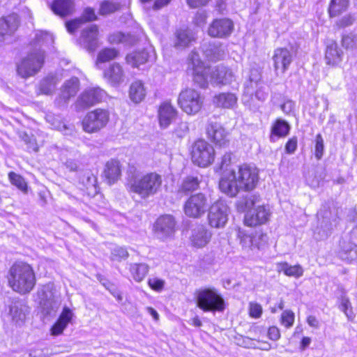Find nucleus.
Returning a JSON list of instances; mask_svg holds the SVG:
<instances>
[{
    "label": "nucleus",
    "instance_id": "f257e3e1",
    "mask_svg": "<svg viewBox=\"0 0 357 357\" xmlns=\"http://www.w3.org/2000/svg\"><path fill=\"white\" fill-rule=\"evenodd\" d=\"M259 181V172L256 167L243 164L237 172H225L219 181V188L229 197H236L240 191L250 192L254 190Z\"/></svg>",
    "mask_w": 357,
    "mask_h": 357
},
{
    "label": "nucleus",
    "instance_id": "f03ea898",
    "mask_svg": "<svg viewBox=\"0 0 357 357\" xmlns=\"http://www.w3.org/2000/svg\"><path fill=\"white\" fill-rule=\"evenodd\" d=\"M8 283L15 291L20 294H29L36 283L33 267L26 262H15L9 270Z\"/></svg>",
    "mask_w": 357,
    "mask_h": 357
},
{
    "label": "nucleus",
    "instance_id": "7ed1b4c3",
    "mask_svg": "<svg viewBox=\"0 0 357 357\" xmlns=\"http://www.w3.org/2000/svg\"><path fill=\"white\" fill-rule=\"evenodd\" d=\"M162 183L161 175L150 172L142 176H132L128 183V190L130 192L138 195L142 199H147L160 190Z\"/></svg>",
    "mask_w": 357,
    "mask_h": 357
},
{
    "label": "nucleus",
    "instance_id": "20e7f679",
    "mask_svg": "<svg viewBox=\"0 0 357 357\" xmlns=\"http://www.w3.org/2000/svg\"><path fill=\"white\" fill-rule=\"evenodd\" d=\"M197 306L204 312H222L226 303L221 294L214 287L204 288L195 294Z\"/></svg>",
    "mask_w": 357,
    "mask_h": 357
},
{
    "label": "nucleus",
    "instance_id": "39448f33",
    "mask_svg": "<svg viewBox=\"0 0 357 357\" xmlns=\"http://www.w3.org/2000/svg\"><path fill=\"white\" fill-rule=\"evenodd\" d=\"M44 62V51L41 49L34 50L17 63V73L24 79L34 76L40 70Z\"/></svg>",
    "mask_w": 357,
    "mask_h": 357
},
{
    "label": "nucleus",
    "instance_id": "423d86ee",
    "mask_svg": "<svg viewBox=\"0 0 357 357\" xmlns=\"http://www.w3.org/2000/svg\"><path fill=\"white\" fill-rule=\"evenodd\" d=\"M191 158L193 163L206 167L214 161V148L204 139L197 140L192 146Z\"/></svg>",
    "mask_w": 357,
    "mask_h": 357
},
{
    "label": "nucleus",
    "instance_id": "0eeeda50",
    "mask_svg": "<svg viewBox=\"0 0 357 357\" xmlns=\"http://www.w3.org/2000/svg\"><path fill=\"white\" fill-rule=\"evenodd\" d=\"M39 304L42 312L45 315H52L56 312L59 307L60 302L55 295V289L53 283H47L42 286L37 292Z\"/></svg>",
    "mask_w": 357,
    "mask_h": 357
},
{
    "label": "nucleus",
    "instance_id": "6e6552de",
    "mask_svg": "<svg viewBox=\"0 0 357 357\" xmlns=\"http://www.w3.org/2000/svg\"><path fill=\"white\" fill-rule=\"evenodd\" d=\"M178 103L186 114H195L202 107L203 98L197 91L188 88L179 93Z\"/></svg>",
    "mask_w": 357,
    "mask_h": 357
},
{
    "label": "nucleus",
    "instance_id": "1a4fd4ad",
    "mask_svg": "<svg viewBox=\"0 0 357 357\" xmlns=\"http://www.w3.org/2000/svg\"><path fill=\"white\" fill-rule=\"evenodd\" d=\"M109 121V113L102 109H96L89 112L82 121L85 132L92 133L105 127Z\"/></svg>",
    "mask_w": 357,
    "mask_h": 357
},
{
    "label": "nucleus",
    "instance_id": "9d476101",
    "mask_svg": "<svg viewBox=\"0 0 357 357\" xmlns=\"http://www.w3.org/2000/svg\"><path fill=\"white\" fill-rule=\"evenodd\" d=\"M208 207L207 197L203 193L191 195L185 202L183 211L190 218H199L206 211Z\"/></svg>",
    "mask_w": 357,
    "mask_h": 357
},
{
    "label": "nucleus",
    "instance_id": "9b49d317",
    "mask_svg": "<svg viewBox=\"0 0 357 357\" xmlns=\"http://www.w3.org/2000/svg\"><path fill=\"white\" fill-rule=\"evenodd\" d=\"M229 208L223 201H218L209 208L208 219L212 227L222 228L228 220Z\"/></svg>",
    "mask_w": 357,
    "mask_h": 357
},
{
    "label": "nucleus",
    "instance_id": "f8f14e48",
    "mask_svg": "<svg viewBox=\"0 0 357 357\" xmlns=\"http://www.w3.org/2000/svg\"><path fill=\"white\" fill-rule=\"evenodd\" d=\"M79 90V80L76 77H72L64 82L61 87L60 93L55 102L59 107L66 106L70 99L76 96Z\"/></svg>",
    "mask_w": 357,
    "mask_h": 357
},
{
    "label": "nucleus",
    "instance_id": "ddd939ff",
    "mask_svg": "<svg viewBox=\"0 0 357 357\" xmlns=\"http://www.w3.org/2000/svg\"><path fill=\"white\" fill-rule=\"evenodd\" d=\"M156 236L165 240L173 236L175 232V220L172 215H166L160 217L154 225Z\"/></svg>",
    "mask_w": 357,
    "mask_h": 357
},
{
    "label": "nucleus",
    "instance_id": "4468645a",
    "mask_svg": "<svg viewBox=\"0 0 357 357\" xmlns=\"http://www.w3.org/2000/svg\"><path fill=\"white\" fill-rule=\"evenodd\" d=\"M234 29L233 22L229 19H217L210 24L208 33L214 38H226L229 36Z\"/></svg>",
    "mask_w": 357,
    "mask_h": 357
},
{
    "label": "nucleus",
    "instance_id": "2eb2a0df",
    "mask_svg": "<svg viewBox=\"0 0 357 357\" xmlns=\"http://www.w3.org/2000/svg\"><path fill=\"white\" fill-rule=\"evenodd\" d=\"M271 213L268 207L264 205L259 206L253 210L247 212L244 218L245 224L250 227L266 223L269 219Z\"/></svg>",
    "mask_w": 357,
    "mask_h": 357
},
{
    "label": "nucleus",
    "instance_id": "dca6fc26",
    "mask_svg": "<svg viewBox=\"0 0 357 357\" xmlns=\"http://www.w3.org/2000/svg\"><path fill=\"white\" fill-rule=\"evenodd\" d=\"M105 92L99 87H93L84 91L77 100V105L89 107L102 101Z\"/></svg>",
    "mask_w": 357,
    "mask_h": 357
},
{
    "label": "nucleus",
    "instance_id": "f3484780",
    "mask_svg": "<svg viewBox=\"0 0 357 357\" xmlns=\"http://www.w3.org/2000/svg\"><path fill=\"white\" fill-rule=\"evenodd\" d=\"M273 60L275 70L278 72L280 70L281 73L284 74L291 63L293 56L291 52L287 48H277L274 51Z\"/></svg>",
    "mask_w": 357,
    "mask_h": 357
},
{
    "label": "nucleus",
    "instance_id": "a211bd4d",
    "mask_svg": "<svg viewBox=\"0 0 357 357\" xmlns=\"http://www.w3.org/2000/svg\"><path fill=\"white\" fill-rule=\"evenodd\" d=\"M206 134L209 139L220 146H224L228 143L227 134L225 128L217 122H208Z\"/></svg>",
    "mask_w": 357,
    "mask_h": 357
},
{
    "label": "nucleus",
    "instance_id": "6ab92c4d",
    "mask_svg": "<svg viewBox=\"0 0 357 357\" xmlns=\"http://www.w3.org/2000/svg\"><path fill=\"white\" fill-rule=\"evenodd\" d=\"M98 28L96 25H91L82 32V45L89 52H93L98 46Z\"/></svg>",
    "mask_w": 357,
    "mask_h": 357
},
{
    "label": "nucleus",
    "instance_id": "aec40b11",
    "mask_svg": "<svg viewBox=\"0 0 357 357\" xmlns=\"http://www.w3.org/2000/svg\"><path fill=\"white\" fill-rule=\"evenodd\" d=\"M29 312V307L22 300H13L9 306V314L15 324L23 323Z\"/></svg>",
    "mask_w": 357,
    "mask_h": 357
},
{
    "label": "nucleus",
    "instance_id": "412c9836",
    "mask_svg": "<svg viewBox=\"0 0 357 357\" xmlns=\"http://www.w3.org/2000/svg\"><path fill=\"white\" fill-rule=\"evenodd\" d=\"M234 78V75L231 70L224 66H218L211 72V81L218 84H229Z\"/></svg>",
    "mask_w": 357,
    "mask_h": 357
},
{
    "label": "nucleus",
    "instance_id": "4be33fe9",
    "mask_svg": "<svg viewBox=\"0 0 357 357\" xmlns=\"http://www.w3.org/2000/svg\"><path fill=\"white\" fill-rule=\"evenodd\" d=\"M19 26V17L17 14H11L0 19V41L6 35H11Z\"/></svg>",
    "mask_w": 357,
    "mask_h": 357
},
{
    "label": "nucleus",
    "instance_id": "5701e85b",
    "mask_svg": "<svg viewBox=\"0 0 357 357\" xmlns=\"http://www.w3.org/2000/svg\"><path fill=\"white\" fill-rule=\"evenodd\" d=\"M97 19L95 11L91 8H86L84 10L82 16L66 23L68 31L70 33H74L82 24L87 22H91Z\"/></svg>",
    "mask_w": 357,
    "mask_h": 357
},
{
    "label": "nucleus",
    "instance_id": "b1692460",
    "mask_svg": "<svg viewBox=\"0 0 357 357\" xmlns=\"http://www.w3.org/2000/svg\"><path fill=\"white\" fill-rule=\"evenodd\" d=\"M121 165L119 160L111 159L105 165L104 176L109 184L114 183L121 176Z\"/></svg>",
    "mask_w": 357,
    "mask_h": 357
},
{
    "label": "nucleus",
    "instance_id": "393cba45",
    "mask_svg": "<svg viewBox=\"0 0 357 357\" xmlns=\"http://www.w3.org/2000/svg\"><path fill=\"white\" fill-rule=\"evenodd\" d=\"M211 237V233L203 225H199L192 229L190 238L193 246L202 248L209 242Z\"/></svg>",
    "mask_w": 357,
    "mask_h": 357
},
{
    "label": "nucleus",
    "instance_id": "a878e982",
    "mask_svg": "<svg viewBox=\"0 0 357 357\" xmlns=\"http://www.w3.org/2000/svg\"><path fill=\"white\" fill-rule=\"evenodd\" d=\"M176 110L169 102L162 104L158 109L159 122L161 127L165 128L176 118Z\"/></svg>",
    "mask_w": 357,
    "mask_h": 357
},
{
    "label": "nucleus",
    "instance_id": "bb28decb",
    "mask_svg": "<svg viewBox=\"0 0 357 357\" xmlns=\"http://www.w3.org/2000/svg\"><path fill=\"white\" fill-rule=\"evenodd\" d=\"M340 245L339 255L342 260L348 262L357 261V245L356 244L342 239L340 241Z\"/></svg>",
    "mask_w": 357,
    "mask_h": 357
},
{
    "label": "nucleus",
    "instance_id": "cd10ccee",
    "mask_svg": "<svg viewBox=\"0 0 357 357\" xmlns=\"http://www.w3.org/2000/svg\"><path fill=\"white\" fill-rule=\"evenodd\" d=\"M174 46L176 49H183L195 40L194 33L190 29H178L174 34Z\"/></svg>",
    "mask_w": 357,
    "mask_h": 357
},
{
    "label": "nucleus",
    "instance_id": "c85d7f7f",
    "mask_svg": "<svg viewBox=\"0 0 357 357\" xmlns=\"http://www.w3.org/2000/svg\"><path fill=\"white\" fill-rule=\"evenodd\" d=\"M53 12L61 17L73 14L75 4L73 0H54L52 5Z\"/></svg>",
    "mask_w": 357,
    "mask_h": 357
},
{
    "label": "nucleus",
    "instance_id": "c756f323",
    "mask_svg": "<svg viewBox=\"0 0 357 357\" xmlns=\"http://www.w3.org/2000/svg\"><path fill=\"white\" fill-rule=\"evenodd\" d=\"M237 97L232 93H221L214 96L213 103L218 107L231 109L237 104Z\"/></svg>",
    "mask_w": 357,
    "mask_h": 357
},
{
    "label": "nucleus",
    "instance_id": "7c9ffc66",
    "mask_svg": "<svg viewBox=\"0 0 357 357\" xmlns=\"http://www.w3.org/2000/svg\"><path fill=\"white\" fill-rule=\"evenodd\" d=\"M105 77L112 84H119L124 79V74L122 67L116 63L112 64L109 68L105 71Z\"/></svg>",
    "mask_w": 357,
    "mask_h": 357
},
{
    "label": "nucleus",
    "instance_id": "2f4dec72",
    "mask_svg": "<svg viewBox=\"0 0 357 357\" xmlns=\"http://www.w3.org/2000/svg\"><path fill=\"white\" fill-rule=\"evenodd\" d=\"M343 52L335 42L327 45L325 58L329 65H336L341 62Z\"/></svg>",
    "mask_w": 357,
    "mask_h": 357
},
{
    "label": "nucleus",
    "instance_id": "473e14b6",
    "mask_svg": "<svg viewBox=\"0 0 357 357\" xmlns=\"http://www.w3.org/2000/svg\"><path fill=\"white\" fill-rule=\"evenodd\" d=\"M72 317L73 313L71 310L67 307H65L57 321L52 327V334L54 335H58L61 334L66 328L68 323L70 321Z\"/></svg>",
    "mask_w": 357,
    "mask_h": 357
},
{
    "label": "nucleus",
    "instance_id": "72a5a7b5",
    "mask_svg": "<svg viewBox=\"0 0 357 357\" xmlns=\"http://www.w3.org/2000/svg\"><path fill=\"white\" fill-rule=\"evenodd\" d=\"M203 52L211 61L220 60L225 54V47L220 44L209 43L208 45H204Z\"/></svg>",
    "mask_w": 357,
    "mask_h": 357
},
{
    "label": "nucleus",
    "instance_id": "f704fd0d",
    "mask_svg": "<svg viewBox=\"0 0 357 357\" xmlns=\"http://www.w3.org/2000/svg\"><path fill=\"white\" fill-rule=\"evenodd\" d=\"M149 267L144 263H132L129 265V271L132 278L137 282H142L149 272Z\"/></svg>",
    "mask_w": 357,
    "mask_h": 357
},
{
    "label": "nucleus",
    "instance_id": "c9c22d12",
    "mask_svg": "<svg viewBox=\"0 0 357 357\" xmlns=\"http://www.w3.org/2000/svg\"><path fill=\"white\" fill-rule=\"evenodd\" d=\"M150 55L149 52L142 50L141 51L134 52L127 55L126 61L132 67H139L149 61Z\"/></svg>",
    "mask_w": 357,
    "mask_h": 357
},
{
    "label": "nucleus",
    "instance_id": "e433bc0d",
    "mask_svg": "<svg viewBox=\"0 0 357 357\" xmlns=\"http://www.w3.org/2000/svg\"><path fill=\"white\" fill-rule=\"evenodd\" d=\"M349 6V0H331L328 6V14L335 17L345 12Z\"/></svg>",
    "mask_w": 357,
    "mask_h": 357
},
{
    "label": "nucleus",
    "instance_id": "4c0bfd02",
    "mask_svg": "<svg viewBox=\"0 0 357 357\" xmlns=\"http://www.w3.org/2000/svg\"><path fill=\"white\" fill-rule=\"evenodd\" d=\"M259 202L260 197L259 195L248 192L240 198L237 202V206L239 210L244 211L246 209L251 208Z\"/></svg>",
    "mask_w": 357,
    "mask_h": 357
},
{
    "label": "nucleus",
    "instance_id": "58836bf2",
    "mask_svg": "<svg viewBox=\"0 0 357 357\" xmlns=\"http://www.w3.org/2000/svg\"><path fill=\"white\" fill-rule=\"evenodd\" d=\"M328 208L327 206H323V208L318 213V216L322 218L321 226L324 227L323 225L324 224V227H326V231H324V234L321 236V238H326L331 234L332 229L331 220H333L335 221L336 218V215L333 216L331 212L328 211Z\"/></svg>",
    "mask_w": 357,
    "mask_h": 357
},
{
    "label": "nucleus",
    "instance_id": "ea45409f",
    "mask_svg": "<svg viewBox=\"0 0 357 357\" xmlns=\"http://www.w3.org/2000/svg\"><path fill=\"white\" fill-rule=\"evenodd\" d=\"M146 96V90L141 81H135L132 83L130 87V99L137 103L141 102Z\"/></svg>",
    "mask_w": 357,
    "mask_h": 357
},
{
    "label": "nucleus",
    "instance_id": "a19ab883",
    "mask_svg": "<svg viewBox=\"0 0 357 357\" xmlns=\"http://www.w3.org/2000/svg\"><path fill=\"white\" fill-rule=\"evenodd\" d=\"M199 186V181L197 177L188 176L179 185L178 192L186 195L197 190Z\"/></svg>",
    "mask_w": 357,
    "mask_h": 357
},
{
    "label": "nucleus",
    "instance_id": "79ce46f5",
    "mask_svg": "<svg viewBox=\"0 0 357 357\" xmlns=\"http://www.w3.org/2000/svg\"><path fill=\"white\" fill-rule=\"evenodd\" d=\"M108 40L110 43H123L126 45H132L137 42V39L132 34H124L118 32L111 34L108 38Z\"/></svg>",
    "mask_w": 357,
    "mask_h": 357
},
{
    "label": "nucleus",
    "instance_id": "37998d69",
    "mask_svg": "<svg viewBox=\"0 0 357 357\" xmlns=\"http://www.w3.org/2000/svg\"><path fill=\"white\" fill-rule=\"evenodd\" d=\"M289 130L290 126L287 121L277 119L271 128V132L276 136L285 137L288 135Z\"/></svg>",
    "mask_w": 357,
    "mask_h": 357
},
{
    "label": "nucleus",
    "instance_id": "c03bdc74",
    "mask_svg": "<svg viewBox=\"0 0 357 357\" xmlns=\"http://www.w3.org/2000/svg\"><path fill=\"white\" fill-rule=\"evenodd\" d=\"M280 268L287 276L299 278L303 274V269L300 265L291 266L284 262L280 264Z\"/></svg>",
    "mask_w": 357,
    "mask_h": 357
},
{
    "label": "nucleus",
    "instance_id": "a18cd8bd",
    "mask_svg": "<svg viewBox=\"0 0 357 357\" xmlns=\"http://www.w3.org/2000/svg\"><path fill=\"white\" fill-rule=\"evenodd\" d=\"M56 79L53 76H47L43 79L40 84V91L42 93L50 95L53 93L56 88Z\"/></svg>",
    "mask_w": 357,
    "mask_h": 357
},
{
    "label": "nucleus",
    "instance_id": "49530a36",
    "mask_svg": "<svg viewBox=\"0 0 357 357\" xmlns=\"http://www.w3.org/2000/svg\"><path fill=\"white\" fill-rule=\"evenodd\" d=\"M10 181L22 192L26 193L28 190L27 183L24 178L15 172H10L8 174Z\"/></svg>",
    "mask_w": 357,
    "mask_h": 357
},
{
    "label": "nucleus",
    "instance_id": "de8ad7c7",
    "mask_svg": "<svg viewBox=\"0 0 357 357\" xmlns=\"http://www.w3.org/2000/svg\"><path fill=\"white\" fill-rule=\"evenodd\" d=\"M208 71L206 68H203L201 69L198 68L192 72L195 82L202 88H205L208 85L206 76Z\"/></svg>",
    "mask_w": 357,
    "mask_h": 357
},
{
    "label": "nucleus",
    "instance_id": "09e8293b",
    "mask_svg": "<svg viewBox=\"0 0 357 357\" xmlns=\"http://www.w3.org/2000/svg\"><path fill=\"white\" fill-rule=\"evenodd\" d=\"M237 236L244 249L253 250V245H255L253 241L255 239H252V235L247 234L244 230L238 229Z\"/></svg>",
    "mask_w": 357,
    "mask_h": 357
},
{
    "label": "nucleus",
    "instance_id": "8fccbe9b",
    "mask_svg": "<svg viewBox=\"0 0 357 357\" xmlns=\"http://www.w3.org/2000/svg\"><path fill=\"white\" fill-rule=\"evenodd\" d=\"M118 55V52L114 48H105L102 50L98 55V63H105L115 59Z\"/></svg>",
    "mask_w": 357,
    "mask_h": 357
},
{
    "label": "nucleus",
    "instance_id": "3c124183",
    "mask_svg": "<svg viewBox=\"0 0 357 357\" xmlns=\"http://www.w3.org/2000/svg\"><path fill=\"white\" fill-rule=\"evenodd\" d=\"M342 45L347 50L357 48V36L353 33L343 36L342 38Z\"/></svg>",
    "mask_w": 357,
    "mask_h": 357
},
{
    "label": "nucleus",
    "instance_id": "603ef678",
    "mask_svg": "<svg viewBox=\"0 0 357 357\" xmlns=\"http://www.w3.org/2000/svg\"><path fill=\"white\" fill-rule=\"evenodd\" d=\"M189 66L192 67V70L205 68L204 63L201 61L199 55L196 52H191L188 56Z\"/></svg>",
    "mask_w": 357,
    "mask_h": 357
},
{
    "label": "nucleus",
    "instance_id": "864d4df0",
    "mask_svg": "<svg viewBox=\"0 0 357 357\" xmlns=\"http://www.w3.org/2000/svg\"><path fill=\"white\" fill-rule=\"evenodd\" d=\"M119 8V4L106 1L101 3L99 13L102 15H109Z\"/></svg>",
    "mask_w": 357,
    "mask_h": 357
},
{
    "label": "nucleus",
    "instance_id": "5fc2aeb1",
    "mask_svg": "<svg viewBox=\"0 0 357 357\" xmlns=\"http://www.w3.org/2000/svg\"><path fill=\"white\" fill-rule=\"evenodd\" d=\"M128 257V252L127 250L122 247H116L114 248L111 254V259L121 261L127 259Z\"/></svg>",
    "mask_w": 357,
    "mask_h": 357
},
{
    "label": "nucleus",
    "instance_id": "6e6d98bb",
    "mask_svg": "<svg viewBox=\"0 0 357 357\" xmlns=\"http://www.w3.org/2000/svg\"><path fill=\"white\" fill-rule=\"evenodd\" d=\"M340 308L345 314L349 319H353L354 314L351 309V304L348 298L342 297L341 298Z\"/></svg>",
    "mask_w": 357,
    "mask_h": 357
},
{
    "label": "nucleus",
    "instance_id": "4d7b16f0",
    "mask_svg": "<svg viewBox=\"0 0 357 357\" xmlns=\"http://www.w3.org/2000/svg\"><path fill=\"white\" fill-rule=\"evenodd\" d=\"M252 239H255L253 243L257 244L256 245H253V250H259L266 244L268 237L266 234L262 233H255V234L252 235Z\"/></svg>",
    "mask_w": 357,
    "mask_h": 357
},
{
    "label": "nucleus",
    "instance_id": "13d9d810",
    "mask_svg": "<svg viewBox=\"0 0 357 357\" xmlns=\"http://www.w3.org/2000/svg\"><path fill=\"white\" fill-rule=\"evenodd\" d=\"M82 183L87 188L96 187L97 183L96 177L90 172H87L84 174L81 178Z\"/></svg>",
    "mask_w": 357,
    "mask_h": 357
},
{
    "label": "nucleus",
    "instance_id": "bf43d9fd",
    "mask_svg": "<svg viewBox=\"0 0 357 357\" xmlns=\"http://www.w3.org/2000/svg\"><path fill=\"white\" fill-rule=\"evenodd\" d=\"M294 322V314L290 310H285L281 316V323L287 328H290Z\"/></svg>",
    "mask_w": 357,
    "mask_h": 357
},
{
    "label": "nucleus",
    "instance_id": "052dcab7",
    "mask_svg": "<svg viewBox=\"0 0 357 357\" xmlns=\"http://www.w3.org/2000/svg\"><path fill=\"white\" fill-rule=\"evenodd\" d=\"M324 139L320 134L317 135L316 137V144H315V151L314 155L317 160H320L324 154Z\"/></svg>",
    "mask_w": 357,
    "mask_h": 357
},
{
    "label": "nucleus",
    "instance_id": "680f3d73",
    "mask_svg": "<svg viewBox=\"0 0 357 357\" xmlns=\"http://www.w3.org/2000/svg\"><path fill=\"white\" fill-rule=\"evenodd\" d=\"M232 153L231 152L225 153L220 159V162L219 163V168L222 170L227 171L228 167L232 163Z\"/></svg>",
    "mask_w": 357,
    "mask_h": 357
},
{
    "label": "nucleus",
    "instance_id": "e2e57ef3",
    "mask_svg": "<svg viewBox=\"0 0 357 357\" xmlns=\"http://www.w3.org/2000/svg\"><path fill=\"white\" fill-rule=\"evenodd\" d=\"M356 18L354 15L349 14L346 15L344 17H342L341 19H340L336 22V25L339 28H344L349 26H351L354 22Z\"/></svg>",
    "mask_w": 357,
    "mask_h": 357
},
{
    "label": "nucleus",
    "instance_id": "0e129e2a",
    "mask_svg": "<svg viewBox=\"0 0 357 357\" xmlns=\"http://www.w3.org/2000/svg\"><path fill=\"white\" fill-rule=\"evenodd\" d=\"M249 313L251 317L259 318L262 314L261 305L257 303H250Z\"/></svg>",
    "mask_w": 357,
    "mask_h": 357
},
{
    "label": "nucleus",
    "instance_id": "69168bd1",
    "mask_svg": "<svg viewBox=\"0 0 357 357\" xmlns=\"http://www.w3.org/2000/svg\"><path fill=\"white\" fill-rule=\"evenodd\" d=\"M148 284L152 289L160 291L164 288L165 281L158 278H153L149 280Z\"/></svg>",
    "mask_w": 357,
    "mask_h": 357
},
{
    "label": "nucleus",
    "instance_id": "338daca9",
    "mask_svg": "<svg viewBox=\"0 0 357 357\" xmlns=\"http://www.w3.org/2000/svg\"><path fill=\"white\" fill-rule=\"evenodd\" d=\"M207 15L205 12H197L194 18L195 24L198 26H202L206 23Z\"/></svg>",
    "mask_w": 357,
    "mask_h": 357
},
{
    "label": "nucleus",
    "instance_id": "774afa93",
    "mask_svg": "<svg viewBox=\"0 0 357 357\" xmlns=\"http://www.w3.org/2000/svg\"><path fill=\"white\" fill-rule=\"evenodd\" d=\"M52 126L55 129L63 132L64 135H70L72 131V129L70 128L66 124L59 121H56L52 123Z\"/></svg>",
    "mask_w": 357,
    "mask_h": 357
}]
</instances>
